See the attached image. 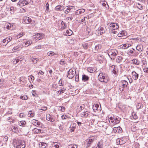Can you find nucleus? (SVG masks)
<instances>
[{
    "mask_svg": "<svg viewBox=\"0 0 148 148\" xmlns=\"http://www.w3.org/2000/svg\"><path fill=\"white\" fill-rule=\"evenodd\" d=\"M113 119L114 121V124H117L120 122L121 120L120 118H119L118 116H116V117H113Z\"/></svg>",
    "mask_w": 148,
    "mask_h": 148,
    "instance_id": "aec40b11",
    "label": "nucleus"
},
{
    "mask_svg": "<svg viewBox=\"0 0 148 148\" xmlns=\"http://www.w3.org/2000/svg\"><path fill=\"white\" fill-rule=\"evenodd\" d=\"M101 47V45L100 44H98L96 45L94 49H93V51L94 53H96L99 51L100 50Z\"/></svg>",
    "mask_w": 148,
    "mask_h": 148,
    "instance_id": "0eeeda50",
    "label": "nucleus"
},
{
    "mask_svg": "<svg viewBox=\"0 0 148 148\" xmlns=\"http://www.w3.org/2000/svg\"><path fill=\"white\" fill-rule=\"evenodd\" d=\"M136 6L137 8L139 9L142 10L143 9V7L142 5L140 4L139 3H138L136 4Z\"/></svg>",
    "mask_w": 148,
    "mask_h": 148,
    "instance_id": "58836bf2",
    "label": "nucleus"
},
{
    "mask_svg": "<svg viewBox=\"0 0 148 148\" xmlns=\"http://www.w3.org/2000/svg\"><path fill=\"white\" fill-rule=\"evenodd\" d=\"M36 90H34L32 91V93L33 96L34 97H36L37 96V94L36 93Z\"/></svg>",
    "mask_w": 148,
    "mask_h": 148,
    "instance_id": "603ef678",
    "label": "nucleus"
},
{
    "mask_svg": "<svg viewBox=\"0 0 148 148\" xmlns=\"http://www.w3.org/2000/svg\"><path fill=\"white\" fill-rule=\"evenodd\" d=\"M85 107V106L84 105H82L81 106H77V111L78 112H81L82 110H84Z\"/></svg>",
    "mask_w": 148,
    "mask_h": 148,
    "instance_id": "6ab92c4d",
    "label": "nucleus"
},
{
    "mask_svg": "<svg viewBox=\"0 0 148 148\" xmlns=\"http://www.w3.org/2000/svg\"><path fill=\"white\" fill-rule=\"evenodd\" d=\"M125 34L124 31H122L118 34V36L119 37L123 36L125 35Z\"/></svg>",
    "mask_w": 148,
    "mask_h": 148,
    "instance_id": "37998d69",
    "label": "nucleus"
},
{
    "mask_svg": "<svg viewBox=\"0 0 148 148\" xmlns=\"http://www.w3.org/2000/svg\"><path fill=\"white\" fill-rule=\"evenodd\" d=\"M113 130L114 132H117L118 133H121L122 132V128L120 127H114L113 128Z\"/></svg>",
    "mask_w": 148,
    "mask_h": 148,
    "instance_id": "f8f14e48",
    "label": "nucleus"
},
{
    "mask_svg": "<svg viewBox=\"0 0 148 148\" xmlns=\"http://www.w3.org/2000/svg\"><path fill=\"white\" fill-rule=\"evenodd\" d=\"M89 115V113L86 110H85L81 112L80 116L82 117H88Z\"/></svg>",
    "mask_w": 148,
    "mask_h": 148,
    "instance_id": "6e6552de",
    "label": "nucleus"
},
{
    "mask_svg": "<svg viewBox=\"0 0 148 148\" xmlns=\"http://www.w3.org/2000/svg\"><path fill=\"white\" fill-rule=\"evenodd\" d=\"M119 28V26L117 24H114V23L113 26L112 27V28L113 30L117 29Z\"/></svg>",
    "mask_w": 148,
    "mask_h": 148,
    "instance_id": "4c0bfd02",
    "label": "nucleus"
},
{
    "mask_svg": "<svg viewBox=\"0 0 148 148\" xmlns=\"http://www.w3.org/2000/svg\"><path fill=\"white\" fill-rule=\"evenodd\" d=\"M28 115L29 117H32L34 116V113L32 111H29V112Z\"/></svg>",
    "mask_w": 148,
    "mask_h": 148,
    "instance_id": "f704fd0d",
    "label": "nucleus"
},
{
    "mask_svg": "<svg viewBox=\"0 0 148 148\" xmlns=\"http://www.w3.org/2000/svg\"><path fill=\"white\" fill-rule=\"evenodd\" d=\"M136 49L139 51H143V46L142 45H138L136 47Z\"/></svg>",
    "mask_w": 148,
    "mask_h": 148,
    "instance_id": "393cba45",
    "label": "nucleus"
},
{
    "mask_svg": "<svg viewBox=\"0 0 148 148\" xmlns=\"http://www.w3.org/2000/svg\"><path fill=\"white\" fill-rule=\"evenodd\" d=\"M106 29V28L105 27H99L98 29V30L97 31V34L101 35L105 33Z\"/></svg>",
    "mask_w": 148,
    "mask_h": 148,
    "instance_id": "20e7f679",
    "label": "nucleus"
},
{
    "mask_svg": "<svg viewBox=\"0 0 148 148\" xmlns=\"http://www.w3.org/2000/svg\"><path fill=\"white\" fill-rule=\"evenodd\" d=\"M43 34H42L37 33L36 34V35L34 36L33 38L36 41L40 40V39L42 38Z\"/></svg>",
    "mask_w": 148,
    "mask_h": 148,
    "instance_id": "423d86ee",
    "label": "nucleus"
},
{
    "mask_svg": "<svg viewBox=\"0 0 148 148\" xmlns=\"http://www.w3.org/2000/svg\"><path fill=\"white\" fill-rule=\"evenodd\" d=\"M61 24L62 25V29H64L66 26V25L65 23L64 22L62 21V22L61 23Z\"/></svg>",
    "mask_w": 148,
    "mask_h": 148,
    "instance_id": "79ce46f5",
    "label": "nucleus"
},
{
    "mask_svg": "<svg viewBox=\"0 0 148 148\" xmlns=\"http://www.w3.org/2000/svg\"><path fill=\"white\" fill-rule=\"evenodd\" d=\"M25 144H20L16 146V148H25Z\"/></svg>",
    "mask_w": 148,
    "mask_h": 148,
    "instance_id": "ea45409f",
    "label": "nucleus"
},
{
    "mask_svg": "<svg viewBox=\"0 0 148 148\" xmlns=\"http://www.w3.org/2000/svg\"><path fill=\"white\" fill-rule=\"evenodd\" d=\"M73 33L71 29L67 30L66 31L65 35L66 36H70Z\"/></svg>",
    "mask_w": 148,
    "mask_h": 148,
    "instance_id": "b1692460",
    "label": "nucleus"
},
{
    "mask_svg": "<svg viewBox=\"0 0 148 148\" xmlns=\"http://www.w3.org/2000/svg\"><path fill=\"white\" fill-rule=\"evenodd\" d=\"M142 64L143 65H147V62L146 60H143L142 61Z\"/></svg>",
    "mask_w": 148,
    "mask_h": 148,
    "instance_id": "4d7b16f0",
    "label": "nucleus"
},
{
    "mask_svg": "<svg viewBox=\"0 0 148 148\" xmlns=\"http://www.w3.org/2000/svg\"><path fill=\"white\" fill-rule=\"evenodd\" d=\"M79 79L78 74L77 75H75V81L77 82H78L79 81Z\"/></svg>",
    "mask_w": 148,
    "mask_h": 148,
    "instance_id": "680f3d73",
    "label": "nucleus"
},
{
    "mask_svg": "<svg viewBox=\"0 0 148 148\" xmlns=\"http://www.w3.org/2000/svg\"><path fill=\"white\" fill-rule=\"evenodd\" d=\"M24 43L25 44V45H27V46L30 45L32 43L31 40H24Z\"/></svg>",
    "mask_w": 148,
    "mask_h": 148,
    "instance_id": "c85d7f7f",
    "label": "nucleus"
},
{
    "mask_svg": "<svg viewBox=\"0 0 148 148\" xmlns=\"http://www.w3.org/2000/svg\"><path fill=\"white\" fill-rule=\"evenodd\" d=\"M85 11V10H84V9H79L76 11L75 12V14L76 15L80 14L83 13H84Z\"/></svg>",
    "mask_w": 148,
    "mask_h": 148,
    "instance_id": "4be33fe9",
    "label": "nucleus"
},
{
    "mask_svg": "<svg viewBox=\"0 0 148 148\" xmlns=\"http://www.w3.org/2000/svg\"><path fill=\"white\" fill-rule=\"evenodd\" d=\"M60 110L62 112H64V110H65V108L64 106H60Z\"/></svg>",
    "mask_w": 148,
    "mask_h": 148,
    "instance_id": "69168bd1",
    "label": "nucleus"
},
{
    "mask_svg": "<svg viewBox=\"0 0 148 148\" xmlns=\"http://www.w3.org/2000/svg\"><path fill=\"white\" fill-rule=\"evenodd\" d=\"M128 84V83L127 81L125 80H122L121 81L120 86H121V87L125 88L127 87Z\"/></svg>",
    "mask_w": 148,
    "mask_h": 148,
    "instance_id": "4468645a",
    "label": "nucleus"
},
{
    "mask_svg": "<svg viewBox=\"0 0 148 148\" xmlns=\"http://www.w3.org/2000/svg\"><path fill=\"white\" fill-rule=\"evenodd\" d=\"M118 53L116 49H111L108 51V55L112 60H114V58Z\"/></svg>",
    "mask_w": 148,
    "mask_h": 148,
    "instance_id": "f03ea898",
    "label": "nucleus"
},
{
    "mask_svg": "<svg viewBox=\"0 0 148 148\" xmlns=\"http://www.w3.org/2000/svg\"><path fill=\"white\" fill-rule=\"evenodd\" d=\"M142 104L140 103H138L137 104L136 106V108L138 109H139L141 108Z\"/></svg>",
    "mask_w": 148,
    "mask_h": 148,
    "instance_id": "3c124183",
    "label": "nucleus"
},
{
    "mask_svg": "<svg viewBox=\"0 0 148 148\" xmlns=\"http://www.w3.org/2000/svg\"><path fill=\"white\" fill-rule=\"evenodd\" d=\"M75 73V70L74 69H70L68 72L67 76L68 78L71 79L74 77Z\"/></svg>",
    "mask_w": 148,
    "mask_h": 148,
    "instance_id": "7ed1b4c3",
    "label": "nucleus"
},
{
    "mask_svg": "<svg viewBox=\"0 0 148 148\" xmlns=\"http://www.w3.org/2000/svg\"><path fill=\"white\" fill-rule=\"evenodd\" d=\"M6 38L7 41L6 44H7L9 42H10V40L12 39V38L11 37L9 36L8 37H7V38Z\"/></svg>",
    "mask_w": 148,
    "mask_h": 148,
    "instance_id": "09e8293b",
    "label": "nucleus"
},
{
    "mask_svg": "<svg viewBox=\"0 0 148 148\" xmlns=\"http://www.w3.org/2000/svg\"><path fill=\"white\" fill-rule=\"evenodd\" d=\"M29 80H30V79H31V81H33V80H34V77L33 76L31 75L30 76H29Z\"/></svg>",
    "mask_w": 148,
    "mask_h": 148,
    "instance_id": "052dcab7",
    "label": "nucleus"
},
{
    "mask_svg": "<svg viewBox=\"0 0 148 148\" xmlns=\"http://www.w3.org/2000/svg\"><path fill=\"white\" fill-rule=\"evenodd\" d=\"M65 9V8H64V6L62 5L61 6L60 5H58L56 6L55 8V10L57 11H62L64 10Z\"/></svg>",
    "mask_w": 148,
    "mask_h": 148,
    "instance_id": "dca6fc26",
    "label": "nucleus"
},
{
    "mask_svg": "<svg viewBox=\"0 0 148 148\" xmlns=\"http://www.w3.org/2000/svg\"><path fill=\"white\" fill-rule=\"evenodd\" d=\"M93 141V139L92 138H90L88 140H86V148H88L89 147L91 143H92Z\"/></svg>",
    "mask_w": 148,
    "mask_h": 148,
    "instance_id": "9d476101",
    "label": "nucleus"
},
{
    "mask_svg": "<svg viewBox=\"0 0 148 148\" xmlns=\"http://www.w3.org/2000/svg\"><path fill=\"white\" fill-rule=\"evenodd\" d=\"M25 33L24 32H22L18 34L17 35V38H19L22 36H23V35H24Z\"/></svg>",
    "mask_w": 148,
    "mask_h": 148,
    "instance_id": "c03bdc74",
    "label": "nucleus"
},
{
    "mask_svg": "<svg viewBox=\"0 0 148 148\" xmlns=\"http://www.w3.org/2000/svg\"><path fill=\"white\" fill-rule=\"evenodd\" d=\"M60 64L64 65L65 64V61L64 59H62L60 62Z\"/></svg>",
    "mask_w": 148,
    "mask_h": 148,
    "instance_id": "6e6d98bb",
    "label": "nucleus"
},
{
    "mask_svg": "<svg viewBox=\"0 0 148 148\" xmlns=\"http://www.w3.org/2000/svg\"><path fill=\"white\" fill-rule=\"evenodd\" d=\"M131 46V45L128 44H124L123 45L122 48L124 49H126Z\"/></svg>",
    "mask_w": 148,
    "mask_h": 148,
    "instance_id": "c9c22d12",
    "label": "nucleus"
},
{
    "mask_svg": "<svg viewBox=\"0 0 148 148\" xmlns=\"http://www.w3.org/2000/svg\"><path fill=\"white\" fill-rule=\"evenodd\" d=\"M88 72L90 73H93L95 71V68H92L91 67H89L87 69Z\"/></svg>",
    "mask_w": 148,
    "mask_h": 148,
    "instance_id": "473e14b6",
    "label": "nucleus"
},
{
    "mask_svg": "<svg viewBox=\"0 0 148 148\" xmlns=\"http://www.w3.org/2000/svg\"><path fill=\"white\" fill-rule=\"evenodd\" d=\"M19 11L20 12H25L26 10L23 8H20Z\"/></svg>",
    "mask_w": 148,
    "mask_h": 148,
    "instance_id": "13d9d810",
    "label": "nucleus"
},
{
    "mask_svg": "<svg viewBox=\"0 0 148 148\" xmlns=\"http://www.w3.org/2000/svg\"><path fill=\"white\" fill-rule=\"evenodd\" d=\"M133 64H135L136 65H138L139 64V61L137 59H134L132 60Z\"/></svg>",
    "mask_w": 148,
    "mask_h": 148,
    "instance_id": "bb28decb",
    "label": "nucleus"
},
{
    "mask_svg": "<svg viewBox=\"0 0 148 148\" xmlns=\"http://www.w3.org/2000/svg\"><path fill=\"white\" fill-rule=\"evenodd\" d=\"M101 107H99V106L98 104H95V105H94L93 107V109L94 110H100L99 108H100Z\"/></svg>",
    "mask_w": 148,
    "mask_h": 148,
    "instance_id": "2f4dec72",
    "label": "nucleus"
},
{
    "mask_svg": "<svg viewBox=\"0 0 148 148\" xmlns=\"http://www.w3.org/2000/svg\"><path fill=\"white\" fill-rule=\"evenodd\" d=\"M123 58L121 56H118L117 57L116 59V62L120 63L122 61Z\"/></svg>",
    "mask_w": 148,
    "mask_h": 148,
    "instance_id": "5701e85b",
    "label": "nucleus"
},
{
    "mask_svg": "<svg viewBox=\"0 0 148 148\" xmlns=\"http://www.w3.org/2000/svg\"><path fill=\"white\" fill-rule=\"evenodd\" d=\"M20 60L18 58V57L16 58L15 59L13 60V62L14 64H16Z\"/></svg>",
    "mask_w": 148,
    "mask_h": 148,
    "instance_id": "a18cd8bd",
    "label": "nucleus"
},
{
    "mask_svg": "<svg viewBox=\"0 0 148 148\" xmlns=\"http://www.w3.org/2000/svg\"><path fill=\"white\" fill-rule=\"evenodd\" d=\"M51 148H59V146L56 143H53L52 144Z\"/></svg>",
    "mask_w": 148,
    "mask_h": 148,
    "instance_id": "72a5a7b5",
    "label": "nucleus"
},
{
    "mask_svg": "<svg viewBox=\"0 0 148 148\" xmlns=\"http://www.w3.org/2000/svg\"><path fill=\"white\" fill-rule=\"evenodd\" d=\"M89 78V77L86 75L84 74L82 75V80L83 82H85L88 81Z\"/></svg>",
    "mask_w": 148,
    "mask_h": 148,
    "instance_id": "f3484780",
    "label": "nucleus"
},
{
    "mask_svg": "<svg viewBox=\"0 0 148 148\" xmlns=\"http://www.w3.org/2000/svg\"><path fill=\"white\" fill-rule=\"evenodd\" d=\"M49 5L48 3H47L46 5V10L48 11L49 9Z\"/></svg>",
    "mask_w": 148,
    "mask_h": 148,
    "instance_id": "e2e57ef3",
    "label": "nucleus"
},
{
    "mask_svg": "<svg viewBox=\"0 0 148 148\" xmlns=\"http://www.w3.org/2000/svg\"><path fill=\"white\" fill-rule=\"evenodd\" d=\"M82 47L85 49H87L88 47V43H83L82 44Z\"/></svg>",
    "mask_w": 148,
    "mask_h": 148,
    "instance_id": "e433bc0d",
    "label": "nucleus"
},
{
    "mask_svg": "<svg viewBox=\"0 0 148 148\" xmlns=\"http://www.w3.org/2000/svg\"><path fill=\"white\" fill-rule=\"evenodd\" d=\"M47 120L51 122H53L55 121V119H53V117L49 114H46Z\"/></svg>",
    "mask_w": 148,
    "mask_h": 148,
    "instance_id": "ddd939ff",
    "label": "nucleus"
},
{
    "mask_svg": "<svg viewBox=\"0 0 148 148\" xmlns=\"http://www.w3.org/2000/svg\"><path fill=\"white\" fill-rule=\"evenodd\" d=\"M66 90V89L65 88H63L62 89L60 90L58 92L59 93V95H61L63 93L64 91Z\"/></svg>",
    "mask_w": 148,
    "mask_h": 148,
    "instance_id": "a19ab883",
    "label": "nucleus"
},
{
    "mask_svg": "<svg viewBox=\"0 0 148 148\" xmlns=\"http://www.w3.org/2000/svg\"><path fill=\"white\" fill-rule=\"evenodd\" d=\"M11 129L12 131L14 132L16 134L18 133V128L15 126H13Z\"/></svg>",
    "mask_w": 148,
    "mask_h": 148,
    "instance_id": "a878e982",
    "label": "nucleus"
},
{
    "mask_svg": "<svg viewBox=\"0 0 148 148\" xmlns=\"http://www.w3.org/2000/svg\"><path fill=\"white\" fill-rule=\"evenodd\" d=\"M21 49H22L21 47H20L18 46H16L14 47L12 49V51L14 52H16L17 51H19Z\"/></svg>",
    "mask_w": 148,
    "mask_h": 148,
    "instance_id": "c756f323",
    "label": "nucleus"
},
{
    "mask_svg": "<svg viewBox=\"0 0 148 148\" xmlns=\"http://www.w3.org/2000/svg\"><path fill=\"white\" fill-rule=\"evenodd\" d=\"M132 78L135 80L137 79L139 76V75L134 71H132Z\"/></svg>",
    "mask_w": 148,
    "mask_h": 148,
    "instance_id": "1a4fd4ad",
    "label": "nucleus"
},
{
    "mask_svg": "<svg viewBox=\"0 0 148 148\" xmlns=\"http://www.w3.org/2000/svg\"><path fill=\"white\" fill-rule=\"evenodd\" d=\"M109 69L115 75H117L118 71L117 69L116 68L115 66L112 65L110 66Z\"/></svg>",
    "mask_w": 148,
    "mask_h": 148,
    "instance_id": "39448f33",
    "label": "nucleus"
},
{
    "mask_svg": "<svg viewBox=\"0 0 148 148\" xmlns=\"http://www.w3.org/2000/svg\"><path fill=\"white\" fill-rule=\"evenodd\" d=\"M76 124L75 123H72L71 124L70 126V129L71 132H73L75 130V129L76 127Z\"/></svg>",
    "mask_w": 148,
    "mask_h": 148,
    "instance_id": "a211bd4d",
    "label": "nucleus"
},
{
    "mask_svg": "<svg viewBox=\"0 0 148 148\" xmlns=\"http://www.w3.org/2000/svg\"><path fill=\"white\" fill-rule=\"evenodd\" d=\"M46 145H47L46 143H41V145L40 146V147L41 148H45Z\"/></svg>",
    "mask_w": 148,
    "mask_h": 148,
    "instance_id": "8fccbe9b",
    "label": "nucleus"
},
{
    "mask_svg": "<svg viewBox=\"0 0 148 148\" xmlns=\"http://www.w3.org/2000/svg\"><path fill=\"white\" fill-rule=\"evenodd\" d=\"M69 147H71V148H77V146L76 145H70L69 146Z\"/></svg>",
    "mask_w": 148,
    "mask_h": 148,
    "instance_id": "5fc2aeb1",
    "label": "nucleus"
},
{
    "mask_svg": "<svg viewBox=\"0 0 148 148\" xmlns=\"http://www.w3.org/2000/svg\"><path fill=\"white\" fill-rule=\"evenodd\" d=\"M98 77L99 81L106 83L107 82L109 79L107 75L105 73H100L98 75Z\"/></svg>",
    "mask_w": 148,
    "mask_h": 148,
    "instance_id": "f257e3e1",
    "label": "nucleus"
},
{
    "mask_svg": "<svg viewBox=\"0 0 148 148\" xmlns=\"http://www.w3.org/2000/svg\"><path fill=\"white\" fill-rule=\"evenodd\" d=\"M71 8H70L68 7L66 8V9L65 10V13H66V12L67 13H69L70 12V11L71 10Z\"/></svg>",
    "mask_w": 148,
    "mask_h": 148,
    "instance_id": "bf43d9fd",
    "label": "nucleus"
},
{
    "mask_svg": "<svg viewBox=\"0 0 148 148\" xmlns=\"http://www.w3.org/2000/svg\"><path fill=\"white\" fill-rule=\"evenodd\" d=\"M113 24H114V23H108L107 25L110 27H112V26H113Z\"/></svg>",
    "mask_w": 148,
    "mask_h": 148,
    "instance_id": "774afa93",
    "label": "nucleus"
},
{
    "mask_svg": "<svg viewBox=\"0 0 148 148\" xmlns=\"http://www.w3.org/2000/svg\"><path fill=\"white\" fill-rule=\"evenodd\" d=\"M7 121L8 122L10 123H14L16 121V120L12 118L11 117H8V118Z\"/></svg>",
    "mask_w": 148,
    "mask_h": 148,
    "instance_id": "cd10ccee",
    "label": "nucleus"
},
{
    "mask_svg": "<svg viewBox=\"0 0 148 148\" xmlns=\"http://www.w3.org/2000/svg\"><path fill=\"white\" fill-rule=\"evenodd\" d=\"M41 130L38 128H34L32 130L33 133L34 134L40 133L41 132Z\"/></svg>",
    "mask_w": 148,
    "mask_h": 148,
    "instance_id": "412c9836",
    "label": "nucleus"
},
{
    "mask_svg": "<svg viewBox=\"0 0 148 148\" xmlns=\"http://www.w3.org/2000/svg\"><path fill=\"white\" fill-rule=\"evenodd\" d=\"M32 60L34 64H35L36 63L38 60V59L37 58H33L32 59Z\"/></svg>",
    "mask_w": 148,
    "mask_h": 148,
    "instance_id": "de8ad7c7",
    "label": "nucleus"
},
{
    "mask_svg": "<svg viewBox=\"0 0 148 148\" xmlns=\"http://www.w3.org/2000/svg\"><path fill=\"white\" fill-rule=\"evenodd\" d=\"M19 3L22 4L23 5H25L28 4V3L26 0H23L21 1H19Z\"/></svg>",
    "mask_w": 148,
    "mask_h": 148,
    "instance_id": "7c9ffc66",
    "label": "nucleus"
},
{
    "mask_svg": "<svg viewBox=\"0 0 148 148\" xmlns=\"http://www.w3.org/2000/svg\"><path fill=\"white\" fill-rule=\"evenodd\" d=\"M144 71L146 73H148V68L145 67L143 69Z\"/></svg>",
    "mask_w": 148,
    "mask_h": 148,
    "instance_id": "0e129e2a",
    "label": "nucleus"
},
{
    "mask_svg": "<svg viewBox=\"0 0 148 148\" xmlns=\"http://www.w3.org/2000/svg\"><path fill=\"white\" fill-rule=\"evenodd\" d=\"M26 123V122L25 121H21L19 123V125L21 126H23V125H25Z\"/></svg>",
    "mask_w": 148,
    "mask_h": 148,
    "instance_id": "864d4df0",
    "label": "nucleus"
},
{
    "mask_svg": "<svg viewBox=\"0 0 148 148\" xmlns=\"http://www.w3.org/2000/svg\"><path fill=\"white\" fill-rule=\"evenodd\" d=\"M23 22L25 23H29L32 21L31 18L28 17H24L23 18Z\"/></svg>",
    "mask_w": 148,
    "mask_h": 148,
    "instance_id": "9b49d317",
    "label": "nucleus"
},
{
    "mask_svg": "<svg viewBox=\"0 0 148 148\" xmlns=\"http://www.w3.org/2000/svg\"><path fill=\"white\" fill-rule=\"evenodd\" d=\"M55 54L54 53L53 51H49L47 53L48 55L50 56H52Z\"/></svg>",
    "mask_w": 148,
    "mask_h": 148,
    "instance_id": "49530a36",
    "label": "nucleus"
},
{
    "mask_svg": "<svg viewBox=\"0 0 148 148\" xmlns=\"http://www.w3.org/2000/svg\"><path fill=\"white\" fill-rule=\"evenodd\" d=\"M95 59L97 61L102 60L103 59V56L100 54L95 55Z\"/></svg>",
    "mask_w": 148,
    "mask_h": 148,
    "instance_id": "2eb2a0df",
    "label": "nucleus"
},
{
    "mask_svg": "<svg viewBox=\"0 0 148 148\" xmlns=\"http://www.w3.org/2000/svg\"><path fill=\"white\" fill-rule=\"evenodd\" d=\"M18 58L19 59L20 61H22L23 59V56H20L18 57Z\"/></svg>",
    "mask_w": 148,
    "mask_h": 148,
    "instance_id": "338daca9",
    "label": "nucleus"
}]
</instances>
